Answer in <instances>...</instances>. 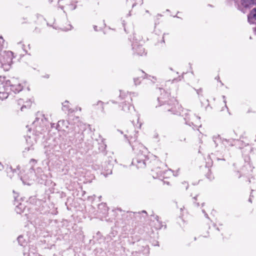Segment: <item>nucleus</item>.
I'll return each mask as SVG.
<instances>
[{"instance_id": "c756f323", "label": "nucleus", "mask_w": 256, "mask_h": 256, "mask_svg": "<svg viewBox=\"0 0 256 256\" xmlns=\"http://www.w3.org/2000/svg\"><path fill=\"white\" fill-rule=\"evenodd\" d=\"M4 166L3 164L0 162V170H2L4 169Z\"/></svg>"}, {"instance_id": "f03ea898", "label": "nucleus", "mask_w": 256, "mask_h": 256, "mask_svg": "<svg viewBox=\"0 0 256 256\" xmlns=\"http://www.w3.org/2000/svg\"><path fill=\"white\" fill-rule=\"evenodd\" d=\"M137 132L132 136L130 134L128 142L132 150L136 154L132 159V164L136 166L138 168H144L146 166V162L148 160V150L142 144L136 140Z\"/></svg>"}, {"instance_id": "9b49d317", "label": "nucleus", "mask_w": 256, "mask_h": 256, "mask_svg": "<svg viewBox=\"0 0 256 256\" xmlns=\"http://www.w3.org/2000/svg\"><path fill=\"white\" fill-rule=\"evenodd\" d=\"M36 176L38 178H40L41 181L40 180H38V182L41 184H43L44 182L47 178V176L42 173V168H38L37 169Z\"/></svg>"}, {"instance_id": "dca6fc26", "label": "nucleus", "mask_w": 256, "mask_h": 256, "mask_svg": "<svg viewBox=\"0 0 256 256\" xmlns=\"http://www.w3.org/2000/svg\"><path fill=\"white\" fill-rule=\"evenodd\" d=\"M104 103L101 100H98L96 104H94L92 105L93 106H98L100 108V109L102 112L104 113Z\"/></svg>"}, {"instance_id": "5fc2aeb1", "label": "nucleus", "mask_w": 256, "mask_h": 256, "mask_svg": "<svg viewBox=\"0 0 256 256\" xmlns=\"http://www.w3.org/2000/svg\"><path fill=\"white\" fill-rule=\"evenodd\" d=\"M204 203H202V206H204Z\"/></svg>"}, {"instance_id": "603ef678", "label": "nucleus", "mask_w": 256, "mask_h": 256, "mask_svg": "<svg viewBox=\"0 0 256 256\" xmlns=\"http://www.w3.org/2000/svg\"><path fill=\"white\" fill-rule=\"evenodd\" d=\"M241 176H242L240 174V175L238 176V178H240Z\"/></svg>"}, {"instance_id": "3c124183", "label": "nucleus", "mask_w": 256, "mask_h": 256, "mask_svg": "<svg viewBox=\"0 0 256 256\" xmlns=\"http://www.w3.org/2000/svg\"><path fill=\"white\" fill-rule=\"evenodd\" d=\"M30 173H32V174L33 170H30Z\"/></svg>"}, {"instance_id": "4c0bfd02", "label": "nucleus", "mask_w": 256, "mask_h": 256, "mask_svg": "<svg viewBox=\"0 0 256 256\" xmlns=\"http://www.w3.org/2000/svg\"><path fill=\"white\" fill-rule=\"evenodd\" d=\"M202 212L205 214H206V211L204 210H202Z\"/></svg>"}, {"instance_id": "7ed1b4c3", "label": "nucleus", "mask_w": 256, "mask_h": 256, "mask_svg": "<svg viewBox=\"0 0 256 256\" xmlns=\"http://www.w3.org/2000/svg\"><path fill=\"white\" fill-rule=\"evenodd\" d=\"M66 136V140L68 141V143L78 144L81 143L84 138L83 132L79 130L78 128L74 127V130L67 132Z\"/></svg>"}, {"instance_id": "49530a36", "label": "nucleus", "mask_w": 256, "mask_h": 256, "mask_svg": "<svg viewBox=\"0 0 256 256\" xmlns=\"http://www.w3.org/2000/svg\"><path fill=\"white\" fill-rule=\"evenodd\" d=\"M142 212H143V213H145V214H146V212L145 210H142Z\"/></svg>"}, {"instance_id": "a19ab883", "label": "nucleus", "mask_w": 256, "mask_h": 256, "mask_svg": "<svg viewBox=\"0 0 256 256\" xmlns=\"http://www.w3.org/2000/svg\"><path fill=\"white\" fill-rule=\"evenodd\" d=\"M135 6H136V4L135 3L132 4V8H134Z\"/></svg>"}, {"instance_id": "c03bdc74", "label": "nucleus", "mask_w": 256, "mask_h": 256, "mask_svg": "<svg viewBox=\"0 0 256 256\" xmlns=\"http://www.w3.org/2000/svg\"><path fill=\"white\" fill-rule=\"evenodd\" d=\"M162 42H164V36L162 37Z\"/></svg>"}, {"instance_id": "f257e3e1", "label": "nucleus", "mask_w": 256, "mask_h": 256, "mask_svg": "<svg viewBox=\"0 0 256 256\" xmlns=\"http://www.w3.org/2000/svg\"><path fill=\"white\" fill-rule=\"evenodd\" d=\"M160 92L162 90L164 94L158 98V102L162 103L163 106V110L168 112H172V114L180 115L184 117L185 123L190 126H196V123L199 120L200 118L192 114H190V112L188 110L184 109L182 108L178 102L174 100L172 102V101H168L166 103L164 100L166 98L168 97V94L165 92L164 90L160 89Z\"/></svg>"}, {"instance_id": "6e6d98bb", "label": "nucleus", "mask_w": 256, "mask_h": 256, "mask_svg": "<svg viewBox=\"0 0 256 256\" xmlns=\"http://www.w3.org/2000/svg\"><path fill=\"white\" fill-rule=\"evenodd\" d=\"M154 82H155V81H154V80H153V81H152V82H153V83H154Z\"/></svg>"}, {"instance_id": "aec40b11", "label": "nucleus", "mask_w": 256, "mask_h": 256, "mask_svg": "<svg viewBox=\"0 0 256 256\" xmlns=\"http://www.w3.org/2000/svg\"><path fill=\"white\" fill-rule=\"evenodd\" d=\"M8 96V92H0V99L3 100L6 98Z\"/></svg>"}, {"instance_id": "412c9836", "label": "nucleus", "mask_w": 256, "mask_h": 256, "mask_svg": "<svg viewBox=\"0 0 256 256\" xmlns=\"http://www.w3.org/2000/svg\"><path fill=\"white\" fill-rule=\"evenodd\" d=\"M138 120H139V118L137 116H136V124L135 123L134 120H132V122L134 127H137L138 128H140L141 124L139 123Z\"/></svg>"}, {"instance_id": "5701e85b", "label": "nucleus", "mask_w": 256, "mask_h": 256, "mask_svg": "<svg viewBox=\"0 0 256 256\" xmlns=\"http://www.w3.org/2000/svg\"><path fill=\"white\" fill-rule=\"evenodd\" d=\"M206 178L210 180H212L214 179V176L212 174L210 170H208V171L206 173Z\"/></svg>"}, {"instance_id": "72a5a7b5", "label": "nucleus", "mask_w": 256, "mask_h": 256, "mask_svg": "<svg viewBox=\"0 0 256 256\" xmlns=\"http://www.w3.org/2000/svg\"><path fill=\"white\" fill-rule=\"evenodd\" d=\"M94 30L95 31H98L97 26H94Z\"/></svg>"}, {"instance_id": "ddd939ff", "label": "nucleus", "mask_w": 256, "mask_h": 256, "mask_svg": "<svg viewBox=\"0 0 256 256\" xmlns=\"http://www.w3.org/2000/svg\"><path fill=\"white\" fill-rule=\"evenodd\" d=\"M98 210L102 214H106L108 212V208L105 203H101L98 206Z\"/></svg>"}, {"instance_id": "79ce46f5", "label": "nucleus", "mask_w": 256, "mask_h": 256, "mask_svg": "<svg viewBox=\"0 0 256 256\" xmlns=\"http://www.w3.org/2000/svg\"><path fill=\"white\" fill-rule=\"evenodd\" d=\"M70 28H67L68 30H70L72 28V26L70 25Z\"/></svg>"}, {"instance_id": "cd10ccee", "label": "nucleus", "mask_w": 256, "mask_h": 256, "mask_svg": "<svg viewBox=\"0 0 256 256\" xmlns=\"http://www.w3.org/2000/svg\"><path fill=\"white\" fill-rule=\"evenodd\" d=\"M196 90V93L198 96L200 95L202 92V88H199L198 90Z\"/></svg>"}, {"instance_id": "864d4df0", "label": "nucleus", "mask_w": 256, "mask_h": 256, "mask_svg": "<svg viewBox=\"0 0 256 256\" xmlns=\"http://www.w3.org/2000/svg\"><path fill=\"white\" fill-rule=\"evenodd\" d=\"M124 136L127 138V135L126 134H125Z\"/></svg>"}, {"instance_id": "e433bc0d", "label": "nucleus", "mask_w": 256, "mask_h": 256, "mask_svg": "<svg viewBox=\"0 0 256 256\" xmlns=\"http://www.w3.org/2000/svg\"><path fill=\"white\" fill-rule=\"evenodd\" d=\"M204 216H205L206 218H208V214H205Z\"/></svg>"}, {"instance_id": "1a4fd4ad", "label": "nucleus", "mask_w": 256, "mask_h": 256, "mask_svg": "<svg viewBox=\"0 0 256 256\" xmlns=\"http://www.w3.org/2000/svg\"><path fill=\"white\" fill-rule=\"evenodd\" d=\"M132 48L134 54L142 56L144 53V48L142 46L139 45L136 43H134L132 44Z\"/></svg>"}, {"instance_id": "20e7f679", "label": "nucleus", "mask_w": 256, "mask_h": 256, "mask_svg": "<svg viewBox=\"0 0 256 256\" xmlns=\"http://www.w3.org/2000/svg\"><path fill=\"white\" fill-rule=\"evenodd\" d=\"M3 87L6 91H8L10 90L14 94L18 93L22 90V85L19 83L18 80L14 78L6 80L4 84Z\"/></svg>"}, {"instance_id": "39448f33", "label": "nucleus", "mask_w": 256, "mask_h": 256, "mask_svg": "<svg viewBox=\"0 0 256 256\" xmlns=\"http://www.w3.org/2000/svg\"><path fill=\"white\" fill-rule=\"evenodd\" d=\"M120 98L126 100L122 106V110L126 112H132V111H134V107L130 104V101L132 100V98L128 92L126 93L120 90Z\"/></svg>"}, {"instance_id": "6ab92c4d", "label": "nucleus", "mask_w": 256, "mask_h": 256, "mask_svg": "<svg viewBox=\"0 0 256 256\" xmlns=\"http://www.w3.org/2000/svg\"><path fill=\"white\" fill-rule=\"evenodd\" d=\"M16 171V170H13L11 167L6 168V172L8 174V176L12 178L13 176V174L14 172Z\"/></svg>"}, {"instance_id": "58836bf2", "label": "nucleus", "mask_w": 256, "mask_h": 256, "mask_svg": "<svg viewBox=\"0 0 256 256\" xmlns=\"http://www.w3.org/2000/svg\"><path fill=\"white\" fill-rule=\"evenodd\" d=\"M225 98H226V96H223V98L224 99V102L226 103V100H225Z\"/></svg>"}, {"instance_id": "f3484780", "label": "nucleus", "mask_w": 256, "mask_h": 256, "mask_svg": "<svg viewBox=\"0 0 256 256\" xmlns=\"http://www.w3.org/2000/svg\"><path fill=\"white\" fill-rule=\"evenodd\" d=\"M18 244L22 246H24L26 242L22 236H20L17 238Z\"/></svg>"}, {"instance_id": "f704fd0d", "label": "nucleus", "mask_w": 256, "mask_h": 256, "mask_svg": "<svg viewBox=\"0 0 256 256\" xmlns=\"http://www.w3.org/2000/svg\"><path fill=\"white\" fill-rule=\"evenodd\" d=\"M22 101V100L20 99L18 100V103L19 104H21Z\"/></svg>"}, {"instance_id": "c9c22d12", "label": "nucleus", "mask_w": 256, "mask_h": 256, "mask_svg": "<svg viewBox=\"0 0 256 256\" xmlns=\"http://www.w3.org/2000/svg\"><path fill=\"white\" fill-rule=\"evenodd\" d=\"M148 79L150 80L151 81H153L152 80L150 79L151 76H148Z\"/></svg>"}, {"instance_id": "6e6552de", "label": "nucleus", "mask_w": 256, "mask_h": 256, "mask_svg": "<svg viewBox=\"0 0 256 256\" xmlns=\"http://www.w3.org/2000/svg\"><path fill=\"white\" fill-rule=\"evenodd\" d=\"M256 5V0H240V5L238 6V9L244 12V10L250 9Z\"/></svg>"}, {"instance_id": "c85d7f7f", "label": "nucleus", "mask_w": 256, "mask_h": 256, "mask_svg": "<svg viewBox=\"0 0 256 256\" xmlns=\"http://www.w3.org/2000/svg\"><path fill=\"white\" fill-rule=\"evenodd\" d=\"M5 77H2L1 76H0V82H1L2 83V84H3V82L5 80Z\"/></svg>"}, {"instance_id": "9d476101", "label": "nucleus", "mask_w": 256, "mask_h": 256, "mask_svg": "<svg viewBox=\"0 0 256 256\" xmlns=\"http://www.w3.org/2000/svg\"><path fill=\"white\" fill-rule=\"evenodd\" d=\"M152 175L154 178H164V171L160 170V167H157L156 168H153L152 170Z\"/></svg>"}, {"instance_id": "b1692460", "label": "nucleus", "mask_w": 256, "mask_h": 256, "mask_svg": "<svg viewBox=\"0 0 256 256\" xmlns=\"http://www.w3.org/2000/svg\"><path fill=\"white\" fill-rule=\"evenodd\" d=\"M22 204H20L19 206H16L15 210L18 214H20L22 212Z\"/></svg>"}, {"instance_id": "a211bd4d", "label": "nucleus", "mask_w": 256, "mask_h": 256, "mask_svg": "<svg viewBox=\"0 0 256 256\" xmlns=\"http://www.w3.org/2000/svg\"><path fill=\"white\" fill-rule=\"evenodd\" d=\"M246 164L244 166V167H249L250 168V171L252 170V169L254 168V167L252 166V164L250 161V158H245L244 160Z\"/></svg>"}, {"instance_id": "7c9ffc66", "label": "nucleus", "mask_w": 256, "mask_h": 256, "mask_svg": "<svg viewBox=\"0 0 256 256\" xmlns=\"http://www.w3.org/2000/svg\"><path fill=\"white\" fill-rule=\"evenodd\" d=\"M182 184H183L184 185V186H186V190H187V189H188V184H186V182H184L182 183Z\"/></svg>"}, {"instance_id": "f8f14e48", "label": "nucleus", "mask_w": 256, "mask_h": 256, "mask_svg": "<svg viewBox=\"0 0 256 256\" xmlns=\"http://www.w3.org/2000/svg\"><path fill=\"white\" fill-rule=\"evenodd\" d=\"M68 127V122L64 120H59L57 124V129L58 130H64V128Z\"/></svg>"}, {"instance_id": "0eeeda50", "label": "nucleus", "mask_w": 256, "mask_h": 256, "mask_svg": "<svg viewBox=\"0 0 256 256\" xmlns=\"http://www.w3.org/2000/svg\"><path fill=\"white\" fill-rule=\"evenodd\" d=\"M46 121L44 116L40 113L38 112L36 114V117L35 120L32 124V128L36 129V131L40 132L38 127L42 128L44 125V122Z\"/></svg>"}, {"instance_id": "09e8293b", "label": "nucleus", "mask_w": 256, "mask_h": 256, "mask_svg": "<svg viewBox=\"0 0 256 256\" xmlns=\"http://www.w3.org/2000/svg\"><path fill=\"white\" fill-rule=\"evenodd\" d=\"M254 32L256 34V28H254Z\"/></svg>"}, {"instance_id": "4be33fe9", "label": "nucleus", "mask_w": 256, "mask_h": 256, "mask_svg": "<svg viewBox=\"0 0 256 256\" xmlns=\"http://www.w3.org/2000/svg\"><path fill=\"white\" fill-rule=\"evenodd\" d=\"M68 102L66 100L64 103L62 104V109L64 111H70V109L69 108V106L66 104H68Z\"/></svg>"}, {"instance_id": "bb28decb", "label": "nucleus", "mask_w": 256, "mask_h": 256, "mask_svg": "<svg viewBox=\"0 0 256 256\" xmlns=\"http://www.w3.org/2000/svg\"><path fill=\"white\" fill-rule=\"evenodd\" d=\"M4 42V40L2 36H0V48L2 46Z\"/></svg>"}, {"instance_id": "4468645a", "label": "nucleus", "mask_w": 256, "mask_h": 256, "mask_svg": "<svg viewBox=\"0 0 256 256\" xmlns=\"http://www.w3.org/2000/svg\"><path fill=\"white\" fill-rule=\"evenodd\" d=\"M155 219L156 221L154 224V226L156 229H160L163 226H164V228H166V225L163 224L162 222L159 220L158 216H156Z\"/></svg>"}, {"instance_id": "8fccbe9b", "label": "nucleus", "mask_w": 256, "mask_h": 256, "mask_svg": "<svg viewBox=\"0 0 256 256\" xmlns=\"http://www.w3.org/2000/svg\"><path fill=\"white\" fill-rule=\"evenodd\" d=\"M152 78L153 79H154V80H156V78L154 77V76H153V77H152Z\"/></svg>"}, {"instance_id": "37998d69", "label": "nucleus", "mask_w": 256, "mask_h": 256, "mask_svg": "<svg viewBox=\"0 0 256 256\" xmlns=\"http://www.w3.org/2000/svg\"><path fill=\"white\" fill-rule=\"evenodd\" d=\"M196 198H197V196L194 197L193 198L194 200H196Z\"/></svg>"}, {"instance_id": "2f4dec72", "label": "nucleus", "mask_w": 256, "mask_h": 256, "mask_svg": "<svg viewBox=\"0 0 256 256\" xmlns=\"http://www.w3.org/2000/svg\"><path fill=\"white\" fill-rule=\"evenodd\" d=\"M142 74H144L146 76L144 78H148V75L146 74H144L143 71L142 72Z\"/></svg>"}, {"instance_id": "a18cd8bd", "label": "nucleus", "mask_w": 256, "mask_h": 256, "mask_svg": "<svg viewBox=\"0 0 256 256\" xmlns=\"http://www.w3.org/2000/svg\"><path fill=\"white\" fill-rule=\"evenodd\" d=\"M248 201L250 202H252V200L250 198H249Z\"/></svg>"}, {"instance_id": "ea45409f", "label": "nucleus", "mask_w": 256, "mask_h": 256, "mask_svg": "<svg viewBox=\"0 0 256 256\" xmlns=\"http://www.w3.org/2000/svg\"><path fill=\"white\" fill-rule=\"evenodd\" d=\"M213 140H214V142L216 143V140H215V138H214H214H213Z\"/></svg>"}, {"instance_id": "de8ad7c7", "label": "nucleus", "mask_w": 256, "mask_h": 256, "mask_svg": "<svg viewBox=\"0 0 256 256\" xmlns=\"http://www.w3.org/2000/svg\"><path fill=\"white\" fill-rule=\"evenodd\" d=\"M196 205L197 206H199V204L198 203H196Z\"/></svg>"}, {"instance_id": "4d7b16f0", "label": "nucleus", "mask_w": 256, "mask_h": 256, "mask_svg": "<svg viewBox=\"0 0 256 256\" xmlns=\"http://www.w3.org/2000/svg\"><path fill=\"white\" fill-rule=\"evenodd\" d=\"M127 2H128V0H126Z\"/></svg>"}, {"instance_id": "a878e982", "label": "nucleus", "mask_w": 256, "mask_h": 256, "mask_svg": "<svg viewBox=\"0 0 256 256\" xmlns=\"http://www.w3.org/2000/svg\"><path fill=\"white\" fill-rule=\"evenodd\" d=\"M134 81L135 85H138L140 83V80L139 78H134Z\"/></svg>"}, {"instance_id": "2eb2a0df", "label": "nucleus", "mask_w": 256, "mask_h": 256, "mask_svg": "<svg viewBox=\"0 0 256 256\" xmlns=\"http://www.w3.org/2000/svg\"><path fill=\"white\" fill-rule=\"evenodd\" d=\"M252 18L256 20V7L252 10L250 15L248 16V20L250 22Z\"/></svg>"}, {"instance_id": "473e14b6", "label": "nucleus", "mask_w": 256, "mask_h": 256, "mask_svg": "<svg viewBox=\"0 0 256 256\" xmlns=\"http://www.w3.org/2000/svg\"><path fill=\"white\" fill-rule=\"evenodd\" d=\"M26 108V106H24V105L22 106L21 107V108H20L21 110L23 111L24 108Z\"/></svg>"}, {"instance_id": "393cba45", "label": "nucleus", "mask_w": 256, "mask_h": 256, "mask_svg": "<svg viewBox=\"0 0 256 256\" xmlns=\"http://www.w3.org/2000/svg\"><path fill=\"white\" fill-rule=\"evenodd\" d=\"M68 8L70 10H72L76 8V4H71L68 5Z\"/></svg>"}, {"instance_id": "423d86ee", "label": "nucleus", "mask_w": 256, "mask_h": 256, "mask_svg": "<svg viewBox=\"0 0 256 256\" xmlns=\"http://www.w3.org/2000/svg\"><path fill=\"white\" fill-rule=\"evenodd\" d=\"M4 54L2 56L4 60L0 61V67L3 68L6 70H8L10 66V64L12 62V52L10 51H4Z\"/></svg>"}]
</instances>
